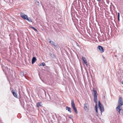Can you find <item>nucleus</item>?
I'll return each mask as SVG.
<instances>
[{"mask_svg": "<svg viewBox=\"0 0 123 123\" xmlns=\"http://www.w3.org/2000/svg\"><path fill=\"white\" fill-rule=\"evenodd\" d=\"M122 105H123V102L122 99L121 97H120L118 100V105L116 108L117 111L119 113L120 112V111L122 110V109L120 107Z\"/></svg>", "mask_w": 123, "mask_h": 123, "instance_id": "nucleus-1", "label": "nucleus"}, {"mask_svg": "<svg viewBox=\"0 0 123 123\" xmlns=\"http://www.w3.org/2000/svg\"><path fill=\"white\" fill-rule=\"evenodd\" d=\"M93 97L94 99V102L95 103V108L96 109H98V105L97 102V92L96 90H93Z\"/></svg>", "mask_w": 123, "mask_h": 123, "instance_id": "nucleus-2", "label": "nucleus"}, {"mask_svg": "<svg viewBox=\"0 0 123 123\" xmlns=\"http://www.w3.org/2000/svg\"><path fill=\"white\" fill-rule=\"evenodd\" d=\"M98 106L99 108L100 111L101 113L103 112L104 111V109L103 105L101 104L100 101L99 100L98 101Z\"/></svg>", "mask_w": 123, "mask_h": 123, "instance_id": "nucleus-3", "label": "nucleus"}, {"mask_svg": "<svg viewBox=\"0 0 123 123\" xmlns=\"http://www.w3.org/2000/svg\"><path fill=\"white\" fill-rule=\"evenodd\" d=\"M2 67L3 70L4 72H5L6 74V73H7V72L8 73H10V69L8 68L7 67H5V69L4 68V66L3 65H2Z\"/></svg>", "mask_w": 123, "mask_h": 123, "instance_id": "nucleus-4", "label": "nucleus"}, {"mask_svg": "<svg viewBox=\"0 0 123 123\" xmlns=\"http://www.w3.org/2000/svg\"><path fill=\"white\" fill-rule=\"evenodd\" d=\"M20 15L21 17L24 19L26 20L28 18L27 15L23 12H21Z\"/></svg>", "mask_w": 123, "mask_h": 123, "instance_id": "nucleus-5", "label": "nucleus"}, {"mask_svg": "<svg viewBox=\"0 0 123 123\" xmlns=\"http://www.w3.org/2000/svg\"><path fill=\"white\" fill-rule=\"evenodd\" d=\"M84 108L86 112H88L89 110V105L88 104L85 103L84 104Z\"/></svg>", "mask_w": 123, "mask_h": 123, "instance_id": "nucleus-6", "label": "nucleus"}, {"mask_svg": "<svg viewBox=\"0 0 123 123\" xmlns=\"http://www.w3.org/2000/svg\"><path fill=\"white\" fill-rule=\"evenodd\" d=\"M97 49L100 51L101 53H103L104 51L103 47L101 46H99L97 47Z\"/></svg>", "mask_w": 123, "mask_h": 123, "instance_id": "nucleus-7", "label": "nucleus"}, {"mask_svg": "<svg viewBox=\"0 0 123 123\" xmlns=\"http://www.w3.org/2000/svg\"><path fill=\"white\" fill-rule=\"evenodd\" d=\"M49 41L48 40V42H49L51 44L54 45V46L55 47L57 46L55 42L52 41H51L49 39Z\"/></svg>", "mask_w": 123, "mask_h": 123, "instance_id": "nucleus-8", "label": "nucleus"}, {"mask_svg": "<svg viewBox=\"0 0 123 123\" xmlns=\"http://www.w3.org/2000/svg\"><path fill=\"white\" fill-rule=\"evenodd\" d=\"M82 59L83 61V63L85 64L87 66V62L86 60V58L84 57H82Z\"/></svg>", "mask_w": 123, "mask_h": 123, "instance_id": "nucleus-9", "label": "nucleus"}, {"mask_svg": "<svg viewBox=\"0 0 123 123\" xmlns=\"http://www.w3.org/2000/svg\"><path fill=\"white\" fill-rule=\"evenodd\" d=\"M12 93L15 97L16 98H17L16 92H15L14 90L13 89L12 90Z\"/></svg>", "mask_w": 123, "mask_h": 123, "instance_id": "nucleus-10", "label": "nucleus"}, {"mask_svg": "<svg viewBox=\"0 0 123 123\" xmlns=\"http://www.w3.org/2000/svg\"><path fill=\"white\" fill-rule=\"evenodd\" d=\"M37 61V59L36 57H33L32 60V64Z\"/></svg>", "mask_w": 123, "mask_h": 123, "instance_id": "nucleus-11", "label": "nucleus"}, {"mask_svg": "<svg viewBox=\"0 0 123 123\" xmlns=\"http://www.w3.org/2000/svg\"><path fill=\"white\" fill-rule=\"evenodd\" d=\"M43 104L41 102H39L37 104V107H39L41 106Z\"/></svg>", "mask_w": 123, "mask_h": 123, "instance_id": "nucleus-12", "label": "nucleus"}, {"mask_svg": "<svg viewBox=\"0 0 123 123\" xmlns=\"http://www.w3.org/2000/svg\"><path fill=\"white\" fill-rule=\"evenodd\" d=\"M66 110H68L70 113H71L72 112V110L71 108L67 106L66 107Z\"/></svg>", "mask_w": 123, "mask_h": 123, "instance_id": "nucleus-13", "label": "nucleus"}, {"mask_svg": "<svg viewBox=\"0 0 123 123\" xmlns=\"http://www.w3.org/2000/svg\"><path fill=\"white\" fill-rule=\"evenodd\" d=\"M19 101L22 107L23 108H24V101L22 100H19Z\"/></svg>", "mask_w": 123, "mask_h": 123, "instance_id": "nucleus-14", "label": "nucleus"}, {"mask_svg": "<svg viewBox=\"0 0 123 123\" xmlns=\"http://www.w3.org/2000/svg\"><path fill=\"white\" fill-rule=\"evenodd\" d=\"M35 1L37 5L40 6V2L38 0H35Z\"/></svg>", "mask_w": 123, "mask_h": 123, "instance_id": "nucleus-15", "label": "nucleus"}, {"mask_svg": "<svg viewBox=\"0 0 123 123\" xmlns=\"http://www.w3.org/2000/svg\"><path fill=\"white\" fill-rule=\"evenodd\" d=\"M49 55L52 58H55V56L53 54H52L51 53H49Z\"/></svg>", "mask_w": 123, "mask_h": 123, "instance_id": "nucleus-16", "label": "nucleus"}, {"mask_svg": "<svg viewBox=\"0 0 123 123\" xmlns=\"http://www.w3.org/2000/svg\"><path fill=\"white\" fill-rule=\"evenodd\" d=\"M71 105L72 107L75 106V104L73 100H71Z\"/></svg>", "mask_w": 123, "mask_h": 123, "instance_id": "nucleus-17", "label": "nucleus"}, {"mask_svg": "<svg viewBox=\"0 0 123 123\" xmlns=\"http://www.w3.org/2000/svg\"><path fill=\"white\" fill-rule=\"evenodd\" d=\"M72 108H73V110L74 111V112H75L76 114H77L78 113V112H77V110L76 109V108L75 107H75H73Z\"/></svg>", "mask_w": 123, "mask_h": 123, "instance_id": "nucleus-18", "label": "nucleus"}, {"mask_svg": "<svg viewBox=\"0 0 123 123\" xmlns=\"http://www.w3.org/2000/svg\"><path fill=\"white\" fill-rule=\"evenodd\" d=\"M26 20H28L29 22H32V21L31 20L30 18H28Z\"/></svg>", "mask_w": 123, "mask_h": 123, "instance_id": "nucleus-19", "label": "nucleus"}, {"mask_svg": "<svg viewBox=\"0 0 123 123\" xmlns=\"http://www.w3.org/2000/svg\"><path fill=\"white\" fill-rule=\"evenodd\" d=\"M30 28H32V29H33L35 31H37V29H36V28H35L34 27L32 26H31L30 27Z\"/></svg>", "mask_w": 123, "mask_h": 123, "instance_id": "nucleus-20", "label": "nucleus"}, {"mask_svg": "<svg viewBox=\"0 0 123 123\" xmlns=\"http://www.w3.org/2000/svg\"><path fill=\"white\" fill-rule=\"evenodd\" d=\"M20 74L21 76L22 77L24 76V73L23 72H21L20 73Z\"/></svg>", "mask_w": 123, "mask_h": 123, "instance_id": "nucleus-21", "label": "nucleus"}, {"mask_svg": "<svg viewBox=\"0 0 123 123\" xmlns=\"http://www.w3.org/2000/svg\"><path fill=\"white\" fill-rule=\"evenodd\" d=\"M45 63L44 62H43L41 64V65L43 66H44L45 65Z\"/></svg>", "mask_w": 123, "mask_h": 123, "instance_id": "nucleus-22", "label": "nucleus"}, {"mask_svg": "<svg viewBox=\"0 0 123 123\" xmlns=\"http://www.w3.org/2000/svg\"><path fill=\"white\" fill-rule=\"evenodd\" d=\"M76 45L78 47H79L80 48L79 45V44L77 43L76 42Z\"/></svg>", "mask_w": 123, "mask_h": 123, "instance_id": "nucleus-23", "label": "nucleus"}, {"mask_svg": "<svg viewBox=\"0 0 123 123\" xmlns=\"http://www.w3.org/2000/svg\"><path fill=\"white\" fill-rule=\"evenodd\" d=\"M117 14H118V17H119L120 14H119V13L118 12Z\"/></svg>", "mask_w": 123, "mask_h": 123, "instance_id": "nucleus-24", "label": "nucleus"}, {"mask_svg": "<svg viewBox=\"0 0 123 123\" xmlns=\"http://www.w3.org/2000/svg\"><path fill=\"white\" fill-rule=\"evenodd\" d=\"M95 111H96V112L97 113H98V109H96Z\"/></svg>", "mask_w": 123, "mask_h": 123, "instance_id": "nucleus-25", "label": "nucleus"}, {"mask_svg": "<svg viewBox=\"0 0 123 123\" xmlns=\"http://www.w3.org/2000/svg\"><path fill=\"white\" fill-rule=\"evenodd\" d=\"M69 117L70 118H71V115H69Z\"/></svg>", "mask_w": 123, "mask_h": 123, "instance_id": "nucleus-26", "label": "nucleus"}, {"mask_svg": "<svg viewBox=\"0 0 123 123\" xmlns=\"http://www.w3.org/2000/svg\"><path fill=\"white\" fill-rule=\"evenodd\" d=\"M118 21H119L120 20H119V17H118Z\"/></svg>", "mask_w": 123, "mask_h": 123, "instance_id": "nucleus-27", "label": "nucleus"}, {"mask_svg": "<svg viewBox=\"0 0 123 123\" xmlns=\"http://www.w3.org/2000/svg\"><path fill=\"white\" fill-rule=\"evenodd\" d=\"M44 91V92H45V96H46V92H45V91Z\"/></svg>", "mask_w": 123, "mask_h": 123, "instance_id": "nucleus-28", "label": "nucleus"}, {"mask_svg": "<svg viewBox=\"0 0 123 123\" xmlns=\"http://www.w3.org/2000/svg\"><path fill=\"white\" fill-rule=\"evenodd\" d=\"M98 1H100L101 0H97Z\"/></svg>", "mask_w": 123, "mask_h": 123, "instance_id": "nucleus-29", "label": "nucleus"}, {"mask_svg": "<svg viewBox=\"0 0 123 123\" xmlns=\"http://www.w3.org/2000/svg\"><path fill=\"white\" fill-rule=\"evenodd\" d=\"M49 38H48V39H47V41H48H48H49Z\"/></svg>", "mask_w": 123, "mask_h": 123, "instance_id": "nucleus-30", "label": "nucleus"}, {"mask_svg": "<svg viewBox=\"0 0 123 123\" xmlns=\"http://www.w3.org/2000/svg\"><path fill=\"white\" fill-rule=\"evenodd\" d=\"M76 0H75L74 2H76Z\"/></svg>", "mask_w": 123, "mask_h": 123, "instance_id": "nucleus-31", "label": "nucleus"}, {"mask_svg": "<svg viewBox=\"0 0 123 123\" xmlns=\"http://www.w3.org/2000/svg\"><path fill=\"white\" fill-rule=\"evenodd\" d=\"M49 98H50H50H50V96H49Z\"/></svg>", "mask_w": 123, "mask_h": 123, "instance_id": "nucleus-32", "label": "nucleus"}, {"mask_svg": "<svg viewBox=\"0 0 123 123\" xmlns=\"http://www.w3.org/2000/svg\"><path fill=\"white\" fill-rule=\"evenodd\" d=\"M103 58H105V57L104 56H103Z\"/></svg>", "mask_w": 123, "mask_h": 123, "instance_id": "nucleus-33", "label": "nucleus"}]
</instances>
